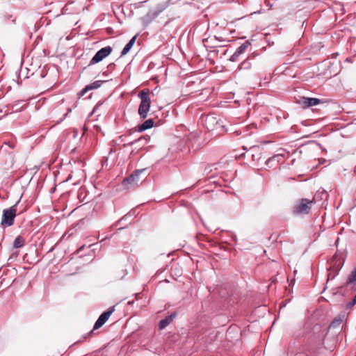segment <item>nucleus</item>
<instances>
[{"mask_svg": "<svg viewBox=\"0 0 356 356\" xmlns=\"http://www.w3.org/2000/svg\"><path fill=\"white\" fill-rule=\"evenodd\" d=\"M149 91L148 89L140 91L138 97L141 99L138 108V114L142 119L147 118V113L149 111L151 100L149 97Z\"/></svg>", "mask_w": 356, "mask_h": 356, "instance_id": "obj_1", "label": "nucleus"}, {"mask_svg": "<svg viewBox=\"0 0 356 356\" xmlns=\"http://www.w3.org/2000/svg\"><path fill=\"white\" fill-rule=\"evenodd\" d=\"M314 203V200H309L306 198L300 199L297 201L296 204L293 207L292 213L296 216L308 214Z\"/></svg>", "mask_w": 356, "mask_h": 356, "instance_id": "obj_2", "label": "nucleus"}, {"mask_svg": "<svg viewBox=\"0 0 356 356\" xmlns=\"http://www.w3.org/2000/svg\"><path fill=\"white\" fill-rule=\"evenodd\" d=\"M19 200L17 203L8 209L3 210L1 225L2 227H10L14 224L15 218L17 215V206Z\"/></svg>", "mask_w": 356, "mask_h": 356, "instance_id": "obj_3", "label": "nucleus"}, {"mask_svg": "<svg viewBox=\"0 0 356 356\" xmlns=\"http://www.w3.org/2000/svg\"><path fill=\"white\" fill-rule=\"evenodd\" d=\"M145 169L136 170L133 172L129 177L124 179L122 184L127 188H134L138 186L140 182L143 181V178L140 177L141 174L145 172Z\"/></svg>", "mask_w": 356, "mask_h": 356, "instance_id": "obj_4", "label": "nucleus"}, {"mask_svg": "<svg viewBox=\"0 0 356 356\" xmlns=\"http://www.w3.org/2000/svg\"><path fill=\"white\" fill-rule=\"evenodd\" d=\"M202 124H203L207 132H211L216 129L218 125V120L215 115L210 114L205 117L202 116Z\"/></svg>", "mask_w": 356, "mask_h": 356, "instance_id": "obj_5", "label": "nucleus"}, {"mask_svg": "<svg viewBox=\"0 0 356 356\" xmlns=\"http://www.w3.org/2000/svg\"><path fill=\"white\" fill-rule=\"evenodd\" d=\"M113 51V48L111 46H106L99 49L95 55L90 60L88 66L92 65L97 63H99L103 59L108 56Z\"/></svg>", "mask_w": 356, "mask_h": 356, "instance_id": "obj_6", "label": "nucleus"}, {"mask_svg": "<svg viewBox=\"0 0 356 356\" xmlns=\"http://www.w3.org/2000/svg\"><path fill=\"white\" fill-rule=\"evenodd\" d=\"M114 311L115 306H112L109 307L106 312H103L95 322L93 329L88 333V334H92L94 330L101 327L108 321V319L109 318V317L113 313Z\"/></svg>", "mask_w": 356, "mask_h": 356, "instance_id": "obj_7", "label": "nucleus"}, {"mask_svg": "<svg viewBox=\"0 0 356 356\" xmlns=\"http://www.w3.org/2000/svg\"><path fill=\"white\" fill-rule=\"evenodd\" d=\"M216 56H217V53L215 50L209 51V52L207 54V57L206 58V62L208 63L209 67L206 71H204V72L202 71V76L204 74H207V75H205L204 76V77H207L209 74V72H211L213 71L212 68L210 66L214 63L213 60H214V58H216Z\"/></svg>", "mask_w": 356, "mask_h": 356, "instance_id": "obj_8", "label": "nucleus"}, {"mask_svg": "<svg viewBox=\"0 0 356 356\" xmlns=\"http://www.w3.org/2000/svg\"><path fill=\"white\" fill-rule=\"evenodd\" d=\"M299 102L303 107L307 108L319 104L321 103V100L314 97H302L300 98Z\"/></svg>", "mask_w": 356, "mask_h": 356, "instance_id": "obj_9", "label": "nucleus"}, {"mask_svg": "<svg viewBox=\"0 0 356 356\" xmlns=\"http://www.w3.org/2000/svg\"><path fill=\"white\" fill-rule=\"evenodd\" d=\"M175 316H176V313L174 312V313L171 314L170 315L166 316L163 319H162L159 322V328L161 330L164 329L173 321V319L175 318Z\"/></svg>", "mask_w": 356, "mask_h": 356, "instance_id": "obj_10", "label": "nucleus"}, {"mask_svg": "<svg viewBox=\"0 0 356 356\" xmlns=\"http://www.w3.org/2000/svg\"><path fill=\"white\" fill-rule=\"evenodd\" d=\"M154 122L153 119H148L145 120L141 125L138 127V131L141 132L148 129L152 128L154 126Z\"/></svg>", "mask_w": 356, "mask_h": 356, "instance_id": "obj_11", "label": "nucleus"}, {"mask_svg": "<svg viewBox=\"0 0 356 356\" xmlns=\"http://www.w3.org/2000/svg\"><path fill=\"white\" fill-rule=\"evenodd\" d=\"M136 38H137V35L134 36L129 40V42L125 45V47H124V49H122V51L121 52V56L126 55L130 51V49L132 48V47L134 46V44L136 42Z\"/></svg>", "mask_w": 356, "mask_h": 356, "instance_id": "obj_12", "label": "nucleus"}, {"mask_svg": "<svg viewBox=\"0 0 356 356\" xmlns=\"http://www.w3.org/2000/svg\"><path fill=\"white\" fill-rule=\"evenodd\" d=\"M104 82V81H94L93 83H90V85H88L84 88V90L82 91V93H84L85 92H86L88 90H93V89H97V88H99Z\"/></svg>", "mask_w": 356, "mask_h": 356, "instance_id": "obj_13", "label": "nucleus"}, {"mask_svg": "<svg viewBox=\"0 0 356 356\" xmlns=\"http://www.w3.org/2000/svg\"><path fill=\"white\" fill-rule=\"evenodd\" d=\"M25 239L22 236H18L14 241L13 248H19L24 245Z\"/></svg>", "mask_w": 356, "mask_h": 356, "instance_id": "obj_14", "label": "nucleus"}, {"mask_svg": "<svg viewBox=\"0 0 356 356\" xmlns=\"http://www.w3.org/2000/svg\"><path fill=\"white\" fill-rule=\"evenodd\" d=\"M252 67L250 59L247 58L243 60L238 67V70H250Z\"/></svg>", "mask_w": 356, "mask_h": 356, "instance_id": "obj_15", "label": "nucleus"}, {"mask_svg": "<svg viewBox=\"0 0 356 356\" xmlns=\"http://www.w3.org/2000/svg\"><path fill=\"white\" fill-rule=\"evenodd\" d=\"M26 106V104H24V101H18L15 104H14L12 106V111L13 112H19L23 108Z\"/></svg>", "mask_w": 356, "mask_h": 356, "instance_id": "obj_16", "label": "nucleus"}, {"mask_svg": "<svg viewBox=\"0 0 356 356\" xmlns=\"http://www.w3.org/2000/svg\"><path fill=\"white\" fill-rule=\"evenodd\" d=\"M147 138L145 136H141L136 140L129 142L127 144L124 145V147L126 145L131 146L136 143H141V145H144L147 143Z\"/></svg>", "mask_w": 356, "mask_h": 356, "instance_id": "obj_17", "label": "nucleus"}, {"mask_svg": "<svg viewBox=\"0 0 356 356\" xmlns=\"http://www.w3.org/2000/svg\"><path fill=\"white\" fill-rule=\"evenodd\" d=\"M343 316H338L337 318H334L332 321V323L330 325V328L339 327L343 323Z\"/></svg>", "mask_w": 356, "mask_h": 356, "instance_id": "obj_18", "label": "nucleus"}, {"mask_svg": "<svg viewBox=\"0 0 356 356\" xmlns=\"http://www.w3.org/2000/svg\"><path fill=\"white\" fill-rule=\"evenodd\" d=\"M356 282V268L351 272L347 280V285Z\"/></svg>", "mask_w": 356, "mask_h": 356, "instance_id": "obj_19", "label": "nucleus"}, {"mask_svg": "<svg viewBox=\"0 0 356 356\" xmlns=\"http://www.w3.org/2000/svg\"><path fill=\"white\" fill-rule=\"evenodd\" d=\"M250 43L248 42H245L243 44L240 45L236 50V54H238L239 56L244 53V51L246 50L248 47L249 46Z\"/></svg>", "mask_w": 356, "mask_h": 356, "instance_id": "obj_20", "label": "nucleus"}, {"mask_svg": "<svg viewBox=\"0 0 356 356\" xmlns=\"http://www.w3.org/2000/svg\"><path fill=\"white\" fill-rule=\"evenodd\" d=\"M280 158H282V155H280V154L274 155L273 156L269 158L266 161V165H268L269 163H270L272 161H276L277 162H279Z\"/></svg>", "mask_w": 356, "mask_h": 356, "instance_id": "obj_21", "label": "nucleus"}, {"mask_svg": "<svg viewBox=\"0 0 356 356\" xmlns=\"http://www.w3.org/2000/svg\"><path fill=\"white\" fill-rule=\"evenodd\" d=\"M238 56H239V55L238 54H236V52L235 51L233 54V55L231 56L229 60L232 62H236V61H237Z\"/></svg>", "mask_w": 356, "mask_h": 356, "instance_id": "obj_22", "label": "nucleus"}, {"mask_svg": "<svg viewBox=\"0 0 356 356\" xmlns=\"http://www.w3.org/2000/svg\"><path fill=\"white\" fill-rule=\"evenodd\" d=\"M212 135H213V134H212L211 132H208V136H206V137L204 138V142L205 143H209V142L211 140V138H212V137H211V136H212Z\"/></svg>", "mask_w": 356, "mask_h": 356, "instance_id": "obj_23", "label": "nucleus"}, {"mask_svg": "<svg viewBox=\"0 0 356 356\" xmlns=\"http://www.w3.org/2000/svg\"><path fill=\"white\" fill-rule=\"evenodd\" d=\"M250 150L252 152H257L259 151V147L257 146H252L250 148Z\"/></svg>", "mask_w": 356, "mask_h": 356, "instance_id": "obj_24", "label": "nucleus"}, {"mask_svg": "<svg viewBox=\"0 0 356 356\" xmlns=\"http://www.w3.org/2000/svg\"><path fill=\"white\" fill-rule=\"evenodd\" d=\"M202 41L204 42L203 47L205 48L206 51H208L207 45L206 44H204V42H207V39H203Z\"/></svg>", "mask_w": 356, "mask_h": 356, "instance_id": "obj_25", "label": "nucleus"}, {"mask_svg": "<svg viewBox=\"0 0 356 356\" xmlns=\"http://www.w3.org/2000/svg\"><path fill=\"white\" fill-rule=\"evenodd\" d=\"M4 144L8 145L10 147L13 148L14 145H12L10 142H5Z\"/></svg>", "mask_w": 356, "mask_h": 356, "instance_id": "obj_26", "label": "nucleus"}, {"mask_svg": "<svg viewBox=\"0 0 356 356\" xmlns=\"http://www.w3.org/2000/svg\"><path fill=\"white\" fill-rule=\"evenodd\" d=\"M99 105H100V104H97V105L95 106V108H93V111H92V112H93V113H95V111L97 110V108H98V106H99Z\"/></svg>", "mask_w": 356, "mask_h": 356, "instance_id": "obj_27", "label": "nucleus"}, {"mask_svg": "<svg viewBox=\"0 0 356 356\" xmlns=\"http://www.w3.org/2000/svg\"><path fill=\"white\" fill-rule=\"evenodd\" d=\"M252 156L253 158V160H256V159H258L259 158L257 159H254V156H256V154H254V153L252 154Z\"/></svg>", "mask_w": 356, "mask_h": 356, "instance_id": "obj_28", "label": "nucleus"}, {"mask_svg": "<svg viewBox=\"0 0 356 356\" xmlns=\"http://www.w3.org/2000/svg\"><path fill=\"white\" fill-rule=\"evenodd\" d=\"M209 191H210V190H207H207H204L203 191H202V193H207V192H209Z\"/></svg>", "mask_w": 356, "mask_h": 356, "instance_id": "obj_29", "label": "nucleus"}, {"mask_svg": "<svg viewBox=\"0 0 356 356\" xmlns=\"http://www.w3.org/2000/svg\"><path fill=\"white\" fill-rule=\"evenodd\" d=\"M243 149H244V150H247V147H245V146H243Z\"/></svg>", "mask_w": 356, "mask_h": 356, "instance_id": "obj_30", "label": "nucleus"}, {"mask_svg": "<svg viewBox=\"0 0 356 356\" xmlns=\"http://www.w3.org/2000/svg\"><path fill=\"white\" fill-rule=\"evenodd\" d=\"M133 302H131V301H129L128 303H129V304H131V303H133Z\"/></svg>", "mask_w": 356, "mask_h": 356, "instance_id": "obj_31", "label": "nucleus"}]
</instances>
